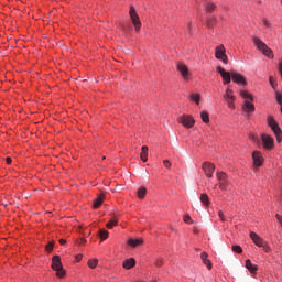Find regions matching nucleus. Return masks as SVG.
Segmentation results:
<instances>
[{
	"instance_id": "f257e3e1",
	"label": "nucleus",
	"mask_w": 282,
	"mask_h": 282,
	"mask_svg": "<svg viewBox=\"0 0 282 282\" xmlns=\"http://www.w3.org/2000/svg\"><path fill=\"white\" fill-rule=\"evenodd\" d=\"M253 45H256L257 50L262 52V54L268 58H274V53H272L271 48L268 47V45L261 41V39L253 37Z\"/></svg>"
},
{
	"instance_id": "f03ea898",
	"label": "nucleus",
	"mask_w": 282,
	"mask_h": 282,
	"mask_svg": "<svg viewBox=\"0 0 282 282\" xmlns=\"http://www.w3.org/2000/svg\"><path fill=\"white\" fill-rule=\"evenodd\" d=\"M268 126L270 129L273 131V133L276 137L278 142H282V131L281 128L279 127V123H276V120H274V117L269 116L267 119Z\"/></svg>"
},
{
	"instance_id": "7ed1b4c3",
	"label": "nucleus",
	"mask_w": 282,
	"mask_h": 282,
	"mask_svg": "<svg viewBox=\"0 0 282 282\" xmlns=\"http://www.w3.org/2000/svg\"><path fill=\"white\" fill-rule=\"evenodd\" d=\"M52 269L56 272L58 279L65 276V271L63 270V262H61V256H54L52 260Z\"/></svg>"
},
{
	"instance_id": "20e7f679",
	"label": "nucleus",
	"mask_w": 282,
	"mask_h": 282,
	"mask_svg": "<svg viewBox=\"0 0 282 282\" xmlns=\"http://www.w3.org/2000/svg\"><path fill=\"white\" fill-rule=\"evenodd\" d=\"M129 15L134 25L135 32H140V28H142V22H140V17L135 12V8L130 7Z\"/></svg>"
},
{
	"instance_id": "39448f33",
	"label": "nucleus",
	"mask_w": 282,
	"mask_h": 282,
	"mask_svg": "<svg viewBox=\"0 0 282 282\" xmlns=\"http://www.w3.org/2000/svg\"><path fill=\"white\" fill-rule=\"evenodd\" d=\"M178 122L180 124H183V127H186V129H191L195 126V119L188 115L178 117Z\"/></svg>"
},
{
	"instance_id": "423d86ee",
	"label": "nucleus",
	"mask_w": 282,
	"mask_h": 282,
	"mask_svg": "<svg viewBox=\"0 0 282 282\" xmlns=\"http://www.w3.org/2000/svg\"><path fill=\"white\" fill-rule=\"evenodd\" d=\"M215 56L218 61H221L225 63V65H228V56L226 55V48L223 44L216 47Z\"/></svg>"
},
{
	"instance_id": "0eeeda50",
	"label": "nucleus",
	"mask_w": 282,
	"mask_h": 282,
	"mask_svg": "<svg viewBox=\"0 0 282 282\" xmlns=\"http://www.w3.org/2000/svg\"><path fill=\"white\" fill-rule=\"evenodd\" d=\"M217 72H218V74H220V76L224 80V85L230 84V80L232 78V73L226 72V69H224L221 66L217 67Z\"/></svg>"
},
{
	"instance_id": "6e6552de",
	"label": "nucleus",
	"mask_w": 282,
	"mask_h": 282,
	"mask_svg": "<svg viewBox=\"0 0 282 282\" xmlns=\"http://www.w3.org/2000/svg\"><path fill=\"white\" fill-rule=\"evenodd\" d=\"M177 72H180L181 76L184 78V80H188L191 73L188 72V67L184 63H178L176 65Z\"/></svg>"
},
{
	"instance_id": "1a4fd4ad",
	"label": "nucleus",
	"mask_w": 282,
	"mask_h": 282,
	"mask_svg": "<svg viewBox=\"0 0 282 282\" xmlns=\"http://www.w3.org/2000/svg\"><path fill=\"white\" fill-rule=\"evenodd\" d=\"M224 98H225V100L227 101V104H228V107L230 108V109H235V95H232V89H230V88H227L226 89V93H225V95H224Z\"/></svg>"
},
{
	"instance_id": "9d476101",
	"label": "nucleus",
	"mask_w": 282,
	"mask_h": 282,
	"mask_svg": "<svg viewBox=\"0 0 282 282\" xmlns=\"http://www.w3.org/2000/svg\"><path fill=\"white\" fill-rule=\"evenodd\" d=\"M202 169L207 177H213V174L215 173V164L205 162L203 163Z\"/></svg>"
},
{
	"instance_id": "9b49d317",
	"label": "nucleus",
	"mask_w": 282,
	"mask_h": 282,
	"mask_svg": "<svg viewBox=\"0 0 282 282\" xmlns=\"http://www.w3.org/2000/svg\"><path fill=\"white\" fill-rule=\"evenodd\" d=\"M231 78L237 85H247L246 77L235 70H231Z\"/></svg>"
},
{
	"instance_id": "f8f14e48",
	"label": "nucleus",
	"mask_w": 282,
	"mask_h": 282,
	"mask_svg": "<svg viewBox=\"0 0 282 282\" xmlns=\"http://www.w3.org/2000/svg\"><path fill=\"white\" fill-rule=\"evenodd\" d=\"M250 239L253 241V243L256 246H258V248H261L264 242H263V238H261L259 235H257V232L254 231H250Z\"/></svg>"
},
{
	"instance_id": "ddd939ff",
	"label": "nucleus",
	"mask_w": 282,
	"mask_h": 282,
	"mask_svg": "<svg viewBox=\"0 0 282 282\" xmlns=\"http://www.w3.org/2000/svg\"><path fill=\"white\" fill-rule=\"evenodd\" d=\"M262 142L265 149H272L274 147V139L268 134H262Z\"/></svg>"
},
{
	"instance_id": "4468645a",
	"label": "nucleus",
	"mask_w": 282,
	"mask_h": 282,
	"mask_svg": "<svg viewBox=\"0 0 282 282\" xmlns=\"http://www.w3.org/2000/svg\"><path fill=\"white\" fill-rule=\"evenodd\" d=\"M242 110L245 111L246 116H252V113H254V106L249 100H246L245 105L242 106Z\"/></svg>"
},
{
	"instance_id": "2eb2a0df",
	"label": "nucleus",
	"mask_w": 282,
	"mask_h": 282,
	"mask_svg": "<svg viewBox=\"0 0 282 282\" xmlns=\"http://www.w3.org/2000/svg\"><path fill=\"white\" fill-rule=\"evenodd\" d=\"M252 158L254 166H261V164H263V156L261 155V152L254 151L252 153Z\"/></svg>"
},
{
	"instance_id": "dca6fc26",
	"label": "nucleus",
	"mask_w": 282,
	"mask_h": 282,
	"mask_svg": "<svg viewBox=\"0 0 282 282\" xmlns=\"http://www.w3.org/2000/svg\"><path fill=\"white\" fill-rule=\"evenodd\" d=\"M200 259H202L204 265H206V268H208V270H213V262H210V260H208V253L206 251L200 253Z\"/></svg>"
},
{
	"instance_id": "f3484780",
	"label": "nucleus",
	"mask_w": 282,
	"mask_h": 282,
	"mask_svg": "<svg viewBox=\"0 0 282 282\" xmlns=\"http://www.w3.org/2000/svg\"><path fill=\"white\" fill-rule=\"evenodd\" d=\"M122 265L124 270H131V268H135V259L133 258L126 259Z\"/></svg>"
},
{
	"instance_id": "a211bd4d",
	"label": "nucleus",
	"mask_w": 282,
	"mask_h": 282,
	"mask_svg": "<svg viewBox=\"0 0 282 282\" xmlns=\"http://www.w3.org/2000/svg\"><path fill=\"white\" fill-rule=\"evenodd\" d=\"M142 243H143L142 238H137V239L130 238L128 240V246H130L131 248H138V246H142Z\"/></svg>"
},
{
	"instance_id": "6ab92c4d",
	"label": "nucleus",
	"mask_w": 282,
	"mask_h": 282,
	"mask_svg": "<svg viewBox=\"0 0 282 282\" xmlns=\"http://www.w3.org/2000/svg\"><path fill=\"white\" fill-rule=\"evenodd\" d=\"M140 158L142 160V162H147V160H149V147L143 145L141 148V154Z\"/></svg>"
},
{
	"instance_id": "aec40b11",
	"label": "nucleus",
	"mask_w": 282,
	"mask_h": 282,
	"mask_svg": "<svg viewBox=\"0 0 282 282\" xmlns=\"http://www.w3.org/2000/svg\"><path fill=\"white\" fill-rule=\"evenodd\" d=\"M102 202H105V194H100L97 198L94 200V208H100L102 206Z\"/></svg>"
},
{
	"instance_id": "412c9836",
	"label": "nucleus",
	"mask_w": 282,
	"mask_h": 282,
	"mask_svg": "<svg viewBox=\"0 0 282 282\" xmlns=\"http://www.w3.org/2000/svg\"><path fill=\"white\" fill-rule=\"evenodd\" d=\"M246 268L247 270H249V272L253 273L257 270H259V267H257V264H252V261H250V259L246 260Z\"/></svg>"
},
{
	"instance_id": "4be33fe9",
	"label": "nucleus",
	"mask_w": 282,
	"mask_h": 282,
	"mask_svg": "<svg viewBox=\"0 0 282 282\" xmlns=\"http://www.w3.org/2000/svg\"><path fill=\"white\" fill-rule=\"evenodd\" d=\"M137 195H138L139 199H144V197L147 196V188L145 187H140L137 191Z\"/></svg>"
},
{
	"instance_id": "5701e85b",
	"label": "nucleus",
	"mask_w": 282,
	"mask_h": 282,
	"mask_svg": "<svg viewBox=\"0 0 282 282\" xmlns=\"http://www.w3.org/2000/svg\"><path fill=\"white\" fill-rule=\"evenodd\" d=\"M220 191H228V178L218 183Z\"/></svg>"
},
{
	"instance_id": "b1692460",
	"label": "nucleus",
	"mask_w": 282,
	"mask_h": 282,
	"mask_svg": "<svg viewBox=\"0 0 282 282\" xmlns=\"http://www.w3.org/2000/svg\"><path fill=\"white\" fill-rule=\"evenodd\" d=\"M200 118L203 122H205V124H208V122H210V118L208 117V113L206 111L200 112Z\"/></svg>"
},
{
	"instance_id": "393cba45",
	"label": "nucleus",
	"mask_w": 282,
	"mask_h": 282,
	"mask_svg": "<svg viewBox=\"0 0 282 282\" xmlns=\"http://www.w3.org/2000/svg\"><path fill=\"white\" fill-rule=\"evenodd\" d=\"M240 96H241L242 98H245V100H253L252 95H251L250 93L246 91V90H242V91L240 93Z\"/></svg>"
},
{
	"instance_id": "a878e982",
	"label": "nucleus",
	"mask_w": 282,
	"mask_h": 282,
	"mask_svg": "<svg viewBox=\"0 0 282 282\" xmlns=\"http://www.w3.org/2000/svg\"><path fill=\"white\" fill-rule=\"evenodd\" d=\"M200 202H202V204H204L205 206H208V204H210V200H209V198H208V195H206V194H202V195H200Z\"/></svg>"
},
{
	"instance_id": "bb28decb",
	"label": "nucleus",
	"mask_w": 282,
	"mask_h": 282,
	"mask_svg": "<svg viewBox=\"0 0 282 282\" xmlns=\"http://www.w3.org/2000/svg\"><path fill=\"white\" fill-rule=\"evenodd\" d=\"M107 228H113V226H118V218L113 217L110 221L106 225Z\"/></svg>"
},
{
	"instance_id": "cd10ccee",
	"label": "nucleus",
	"mask_w": 282,
	"mask_h": 282,
	"mask_svg": "<svg viewBox=\"0 0 282 282\" xmlns=\"http://www.w3.org/2000/svg\"><path fill=\"white\" fill-rule=\"evenodd\" d=\"M217 177H218L219 182H224V181L228 180V175H226V173H224V172H218Z\"/></svg>"
},
{
	"instance_id": "c85d7f7f",
	"label": "nucleus",
	"mask_w": 282,
	"mask_h": 282,
	"mask_svg": "<svg viewBox=\"0 0 282 282\" xmlns=\"http://www.w3.org/2000/svg\"><path fill=\"white\" fill-rule=\"evenodd\" d=\"M191 100H193L194 102H196V105H199V100H200V97H199V94H192L189 96Z\"/></svg>"
},
{
	"instance_id": "c756f323",
	"label": "nucleus",
	"mask_w": 282,
	"mask_h": 282,
	"mask_svg": "<svg viewBox=\"0 0 282 282\" xmlns=\"http://www.w3.org/2000/svg\"><path fill=\"white\" fill-rule=\"evenodd\" d=\"M99 235H100V238L101 239H107L109 237V231L105 230V229H101L99 231Z\"/></svg>"
},
{
	"instance_id": "7c9ffc66",
	"label": "nucleus",
	"mask_w": 282,
	"mask_h": 282,
	"mask_svg": "<svg viewBox=\"0 0 282 282\" xmlns=\"http://www.w3.org/2000/svg\"><path fill=\"white\" fill-rule=\"evenodd\" d=\"M232 251L237 252V254H241L243 252V249H241V246H234Z\"/></svg>"
},
{
	"instance_id": "2f4dec72",
	"label": "nucleus",
	"mask_w": 282,
	"mask_h": 282,
	"mask_svg": "<svg viewBox=\"0 0 282 282\" xmlns=\"http://www.w3.org/2000/svg\"><path fill=\"white\" fill-rule=\"evenodd\" d=\"M96 265H98V259H94V260H89L88 261V267L89 268H96Z\"/></svg>"
},
{
	"instance_id": "473e14b6",
	"label": "nucleus",
	"mask_w": 282,
	"mask_h": 282,
	"mask_svg": "<svg viewBox=\"0 0 282 282\" xmlns=\"http://www.w3.org/2000/svg\"><path fill=\"white\" fill-rule=\"evenodd\" d=\"M206 10H207V12H213V10H215V3L208 2L206 4Z\"/></svg>"
},
{
	"instance_id": "72a5a7b5",
	"label": "nucleus",
	"mask_w": 282,
	"mask_h": 282,
	"mask_svg": "<svg viewBox=\"0 0 282 282\" xmlns=\"http://www.w3.org/2000/svg\"><path fill=\"white\" fill-rule=\"evenodd\" d=\"M215 23H216L215 18L207 19V26L208 28H213L215 25Z\"/></svg>"
},
{
	"instance_id": "f704fd0d",
	"label": "nucleus",
	"mask_w": 282,
	"mask_h": 282,
	"mask_svg": "<svg viewBox=\"0 0 282 282\" xmlns=\"http://www.w3.org/2000/svg\"><path fill=\"white\" fill-rule=\"evenodd\" d=\"M276 102H279L282 107V93L276 91L275 93Z\"/></svg>"
},
{
	"instance_id": "c9c22d12",
	"label": "nucleus",
	"mask_w": 282,
	"mask_h": 282,
	"mask_svg": "<svg viewBox=\"0 0 282 282\" xmlns=\"http://www.w3.org/2000/svg\"><path fill=\"white\" fill-rule=\"evenodd\" d=\"M46 252H52L54 250V242H48L45 247Z\"/></svg>"
},
{
	"instance_id": "e433bc0d",
	"label": "nucleus",
	"mask_w": 282,
	"mask_h": 282,
	"mask_svg": "<svg viewBox=\"0 0 282 282\" xmlns=\"http://www.w3.org/2000/svg\"><path fill=\"white\" fill-rule=\"evenodd\" d=\"M269 83H270L271 87H273V89L276 88V82L274 80V77L270 76L269 77Z\"/></svg>"
},
{
	"instance_id": "4c0bfd02",
	"label": "nucleus",
	"mask_w": 282,
	"mask_h": 282,
	"mask_svg": "<svg viewBox=\"0 0 282 282\" xmlns=\"http://www.w3.org/2000/svg\"><path fill=\"white\" fill-rule=\"evenodd\" d=\"M184 221H185V224H193V218H191L189 215H185L184 216Z\"/></svg>"
},
{
	"instance_id": "58836bf2",
	"label": "nucleus",
	"mask_w": 282,
	"mask_h": 282,
	"mask_svg": "<svg viewBox=\"0 0 282 282\" xmlns=\"http://www.w3.org/2000/svg\"><path fill=\"white\" fill-rule=\"evenodd\" d=\"M218 217L221 221H226V217L224 216V212L219 210L218 212Z\"/></svg>"
},
{
	"instance_id": "ea45409f",
	"label": "nucleus",
	"mask_w": 282,
	"mask_h": 282,
	"mask_svg": "<svg viewBox=\"0 0 282 282\" xmlns=\"http://www.w3.org/2000/svg\"><path fill=\"white\" fill-rule=\"evenodd\" d=\"M163 164H164L165 169H171V161L170 160H164Z\"/></svg>"
},
{
	"instance_id": "a19ab883",
	"label": "nucleus",
	"mask_w": 282,
	"mask_h": 282,
	"mask_svg": "<svg viewBox=\"0 0 282 282\" xmlns=\"http://www.w3.org/2000/svg\"><path fill=\"white\" fill-rule=\"evenodd\" d=\"M261 248H263L264 252H270V247L268 245H263Z\"/></svg>"
},
{
	"instance_id": "79ce46f5",
	"label": "nucleus",
	"mask_w": 282,
	"mask_h": 282,
	"mask_svg": "<svg viewBox=\"0 0 282 282\" xmlns=\"http://www.w3.org/2000/svg\"><path fill=\"white\" fill-rule=\"evenodd\" d=\"M263 25H265V28H270V21L263 20Z\"/></svg>"
},
{
	"instance_id": "37998d69",
	"label": "nucleus",
	"mask_w": 282,
	"mask_h": 282,
	"mask_svg": "<svg viewBox=\"0 0 282 282\" xmlns=\"http://www.w3.org/2000/svg\"><path fill=\"white\" fill-rule=\"evenodd\" d=\"M59 243H61V246H65V245L67 243V240H65V239H59Z\"/></svg>"
},
{
	"instance_id": "c03bdc74",
	"label": "nucleus",
	"mask_w": 282,
	"mask_h": 282,
	"mask_svg": "<svg viewBox=\"0 0 282 282\" xmlns=\"http://www.w3.org/2000/svg\"><path fill=\"white\" fill-rule=\"evenodd\" d=\"M6 162H7V164H12V159H11L10 156H8V158L6 159Z\"/></svg>"
},
{
	"instance_id": "a18cd8bd",
	"label": "nucleus",
	"mask_w": 282,
	"mask_h": 282,
	"mask_svg": "<svg viewBox=\"0 0 282 282\" xmlns=\"http://www.w3.org/2000/svg\"><path fill=\"white\" fill-rule=\"evenodd\" d=\"M80 259H83V254H77L76 256V261H80Z\"/></svg>"
},
{
	"instance_id": "49530a36",
	"label": "nucleus",
	"mask_w": 282,
	"mask_h": 282,
	"mask_svg": "<svg viewBox=\"0 0 282 282\" xmlns=\"http://www.w3.org/2000/svg\"><path fill=\"white\" fill-rule=\"evenodd\" d=\"M155 264H156L158 267L162 265V260H156Z\"/></svg>"
},
{
	"instance_id": "de8ad7c7",
	"label": "nucleus",
	"mask_w": 282,
	"mask_h": 282,
	"mask_svg": "<svg viewBox=\"0 0 282 282\" xmlns=\"http://www.w3.org/2000/svg\"><path fill=\"white\" fill-rule=\"evenodd\" d=\"M252 140H254V135H251Z\"/></svg>"
}]
</instances>
